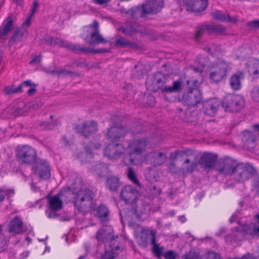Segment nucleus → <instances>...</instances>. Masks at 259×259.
<instances>
[{
	"mask_svg": "<svg viewBox=\"0 0 259 259\" xmlns=\"http://www.w3.org/2000/svg\"><path fill=\"white\" fill-rule=\"evenodd\" d=\"M254 174L252 166L247 163H240L233 167L232 177L238 182H244Z\"/></svg>",
	"mask_w": 259,
	"mask_h": 259,
	"instance_id": "obj_7",
	"label": "nucleus"
},
{
	"mask_svg": "<svg viewBox=\"0 0 259 259\" xmlns=\"http://www.w3.org/2000/svg\"><path fill=\"white\" fill-rule=\"evenodd\" d=\"M207 29L208 26L206 25H203L199 27L196 32V37H199L200 35L206 31Z\"/></svg>",
	"mask_w": 259,
	"mask_h": 259,
	"instance_id": "obj_53",
	"label": "nucleus"
},
{
	"mask_svg": "<svg viewBox=\"0 0 259 259\" xmlns=\"http://www.w3.org/2000/svg\"><path fill=\"white\" fill-rule=\"evenodd\" d=\"M220 103L215 99H211L203 103L204 113L209 116H213L218 111Z\"/></svg>",
	"mask_w": 259,
	"mask_h": 259,
	"instance_id": "obj_20",
	"label": "nucleus"
},
{
	"mask_svg": "<svg viewBox=\"0 0 259 259\" xmlns=\"http://www.w3.org/2000/svg\"><path fill=\"white\" fill-rule=\"evenodd\" d=\"M32 15H30L29 17H28L25 22L23 23L22 26L21 28H25L26 29L27 27H28L31 23V17Z\"/></svg>",
	"mask_w": 259,
	"mask_h": 259,
	"instance_id": "obj_58",
	"label": "nucleus"
},
{
	"mask_svg": "<svg viewBox=\"0 0 259 259\" xmlns=\"http://www.w3.org/2000/svg\"><path fill=\"white\" fill-rule=\"evenodd\" d=\"M125 240L120 236L112 237L110 239V250L105 251L102 259H113L115 253H118L124 248Z\"/></svg>",
	"mask_w": 259,
	"mask_h": 259,
	"instance_id": "obj_9",
	"label": "nucleus"
},
{
	"mask_svg": "<svg viewBox=\"0 0 259 259\" xmlns=\"http://www.w3.org/2000/svg\"><path fill=\"white\" fill-rule=\"evenodd\" d=\"M91 50V52H87L88 53H91V52H95V53H104V52H107V51L105 49H97L93 50L89 48Z\"/></svg>",
	"mask_w": 259,
	"mask_h": 259,
	"instance_id": "obj_63",
	"label": "nucleus"
},
{
	"mask_svg": "<svg viewBox=\"0 0 259 259\" xmlns=\"http://www.w3.org/2000/svg\"><path fill=\"white\" fill-rule=\"evenodd\" d=\"M233 162L231 159L226 158L224 159L219 165L216 167V170L219 174L224 175H230L232 177Z\"/></svg>",
	"mask_w": 259,
	"mask_h": 259,
	"instance_id": "obj_21",
	"label": "nucleus"
},
{
	"mask_svg": "<svg viewBox=\"0 0 259 259\" xmlns=\"http://www.w3.org/2000/svg\"><path fill=\"white\" fill-rule=\"evenodd\" d=\"M108 167L105 163H99L94 167V170L97 175L99 176L107 174L108 171Z\"/></svg>",
	"mask_w": 259,
	"mask_h": 259,
	"instance_id": "obj_41",
	"label": "nucleus"
},
{
	"mask_svg": "<svg viewBox=\"0 0 259 259\" xmlns=\"http://www.w3.org/2000/svg\"><path fill=\"white\" fill-rule=\"evenodd\" d=\"M13 25V21L12 17H8L0 27V38H3L11 31Z\"/></svg>",
	"mask_w": 259,
	"mask_h": 259,
	"instance_id": "obj_30",
	"label": "nucleus"
},
{
	"mask_svg": "<svg viewBox=\"0 0 259 259\" xmlns=\"http://www.w3.org/2000/svg\"><path fill=\"white\" fill-rule=\"evenodd\" d=\"M211 15L214 19L222 21H233L232 18L229 15H226L219 11L212 12Z\"/></svg>",
	"mask_w": 259,
	"mask_h": 259,
	"instance_id": "obj_39",
	"label": "nucleus"
},
{
	"mask_svg": "<svg viewBox=\"0 0 259 259\" xmlns=\"http://www.w3.org/2000/svg\"><path fill=\"white\" fill-rule=\"evenodd\" d=\"M58 46L74 51L91 52V50L89 48H81L79 45H73L60 39Z\"/></svg>",
	"mask_w": 259,
	"mask_h": 259,
	"instance_id": "obj_32",
	"label": "nucleus"
},
{
	"mask_svg": "<svg viewBox=\"0 0 259 259\" xmlns=\"http://www.w3.org/2000/svg\"><path fill=\"white\" fill-rule=\"evenodd\" d=\"M38 7V3L37 1H34L33 4V6L31 9V15H33L34 13L35 12L36 9H37Z\"/></svg>",
	"mask_w": 259,
	"mask_h": 259,
	"instance_id": "obj_61",
	"label": "nucleus"
},
{
	"mask_svg": "<svg viewBox=\"0 0 259 259\" xmlns=\"http://www.w3.org/2000/svg\"><path fill=\"white\" fill-rule=\"evenodd\" d=\"M96 215L102 221H106L109 219V211L105 205H101L96 209Z\"/></svg>",
	"mask_w": 259,
	"mask_h": 259,
	"instance_id": "obj_33",
	"label": "nucleus"
},
{
	"mask_svg": "<svg viewBox=\"0 0 259 259\" xmlns=\"http://www.w3.org/2000/svg\"><path fill=\"white\" fill-rule=\"evenodd\" d=\"M152 230H147L143 228L139 233L136 235V240L138 245L143 248L146 247L148 245V239L149 235L151 236Z\"/></svg>",
	"mask_w": 259,
	"mask_h": 259,
	"instance_id": "obj_24",
	"label": "nucleus"
},
{
	"mask_svg": "<svg viewBox=\"0 0 259 259\" xmlns=\"http://www.w3.org/2000/svg\"><path fill=\"white\" fill-rule=\"evenodd\" d=\"M48 201L49 208L53 210L58 211L62 208L63 201L59 194L48 197Z\"/></svg>",
	"mask_w": 259,
	"mask_h": 259,
	"instance_id": "obj_28",
	"label": "nucleus"
},
{
	"mask_svg": "<svg viewBox=\"0 0 259 259\" xmlns=\"http://www.w3.org/2000/svg\"><path fill=\"white\" fill-rule=\"evenodd\" d=\"M166 158V156L163 152L154 151L144 156V163H150L155 166L160 165L165 162Z\"/></svg>",
	"mask_w": 259,
	"mask_h": 259,
	"instance_id": "obj_12",
	"label": "nucleus"
},
{
	"mask_svg": "<svg viewBox=\"0 0 259 259\" xmlns=\"http://www.w3.org/2000/svg\"><path fill=\"white\" fill-rule=\"evenodd\" d=\"M27 32V29L25 28H19L14 32L13 35L10 39L11 41H19L21 40L23 37Z\"/></svg>",
	"mask_w": 259,
	"mask_h": 259,
	"instance_id": "obj_38",
	"label": "nucleus"
},
{
	"mask_svg": "<svg viewBox=\"0 0 259 259\" xmlns=\"http://www.w3.org/2000/svg\"><path fill=\"white\" fill-rule=\"evenodd\" d=\"M156 230H152L150 239L151 244L153 245L152 251L158 258H160L162 254L164 248L156 243Z\"/></svg>",
	"mask_w": 259,
	"mask_h": 259,
	"instance_id": "obj_29",
	"label": "nucleus"
},
{
	"mask_svg": "<svg viewBox=\"0 0 259 259\" xmlns=\"http://www.w3.org/2000/svg\"><path fill=\"white\" fill-rule=\"evenodd\" d=\"M242 141L244 143V146L248 150H251L255 146V137L249 131L244 132Z\"/></svg>",
	"mask_w": 259,
	"mask_h": 259,
	"instance_id": "obj_26",
	"label": "nucleus"
},
{
	"mask_svg": "<svg viewBox=\"0 0 259 259\" xmlns=\"http://www.w3.org/2000/svg\"><path fill=\"white\" fill-rule=\"evenodd\" d=\"M126 133V129L123 126H113L108 129L107 137L113 142L124 137Z\"/></svg>",
	"mask_w": 259,
	"mask_h": 259,
	"instance_id": "obj_22",
	"label": "nucleus"
},
{
	"mask_svg": "<svg viewBox=\"0 0 259 259\" xmlns=\"http://www.w3.org/2000/svg\"><path fill=\"white\" fill-rule=\"evenodd\" d=\"M182 257L184 259H199L200 254L196 251L191 250L188 252H186Z\"/></svg>",
	"mask_w": 259,
	"mask_h": 259,
	"instance_id": "obj_45",
	"label": "nucleus"
},
{
	"mask_svg": "<svg viewBox=\"0 0 259 259\" xmlns=\"http://www.w3.org/2000/svg\"><path fill=\"white\" fill-rule=\"evenodd\" d=\"M163 7V0H145L140 6L132 9L129 13L133 18L137 17L139 14L140 17H144L146 14L158 13Z\"/></svg>",
	"mask_w": 259,
	"mask_h": 259,
	"instance_id": "obj_4",
	"label": "nucleus"
},
{
	"mask_svg": "<svg viewBox=\"0 0 259 259\" xmlns=\"http://www.w3.org/2000/svg\"><path fill=\"white\" fill-rule=\"evenodd\" d=\"M91 148V150L89 149V148H87V151L88 153L91 154L92 151L94 150L98 149L101 148V144L99 142L92 143L90 144V146Z\"/></svg>",
	"mask_w": 259,
	"mask_h": 259,
	"instance_id": "obj_52",
	"label": "nucleus"
},
{
	"mask_svg": "<svg viewBox=\"0 0 259 259\" xmlns=\"http://www.w3.org/2000/svg\"><path fill=\"white\" fill-rule=\"evenodd\" d=\"M52 73L54 74H62L64 76H72L75 74L74 72L66 69H59L53 70Z\"/></svg>",
	"mask_w": 259,
	"mask_h": 259,
	"instance_id": "obj_46",
	"label": "nucleus"
},
{
	"mask_svg": "<svg viewBox=\"0 0 259 259\" xmlns=\"http://www.w3.org/2000/svg\"><path fill=\"white\" fill-rule=\"evenodd\" d=\"M241 52V54L240 55H238L237 56V57L238 58H240V59H243L244 58L246 57V56H247V50L244 48H240V50H239Z\"/></svg>",
	"mask_w": 259,
	"mask_h": 259,
	"instance_id": "obj_56",
	"label": "nucleus"
},
{
	"mask_svg": "<svg viewBox=\"0 0 259 259\" xmlns=\"http://www.w3.org/2000/svg\"><path fill=\"white\" fill-rule=\"evenodd\" d=\"M93 198L94 194L91 190H80L74 198V207L78 211L85 213L94 208Z\"/></svg>",
	"mask_w": 259,
	"mask_h": 259,
	"instance_id": "obj_3",
	"label": "nucleus"
},
{
	"mask_svg": "<svg viewBox=\"0 0 259 259\" xmlns=\"http://www.w3.org/2000/svg\"><path fill=\"white\" fill-rule=\"evenodd\" d=\"M222 105L226 111L237 112L244 108L245 100L240 95L228 94L223 98Z\"/></svg>",
	"mask_w": 259,
	"mask_h": 259,
	"instance_id": "obj_5",
	"label": "nucleus"
},
{
	"mask_svg": "<svg viewBox=\"0 0 259 259\" xmlns=\"http://www.w3.org/2000/svg\"><path fill=\"white\" fill-rule=\"evenodd\" d=\"M76 130L85 137H88L98 131L97 123L94 121H88L76 126Z\"/></svg>",
	"mask_w": 259,
	"mask_h": 259,
	"instance_id": "obj_13",
	"label": "nucleus"
},
{
	"mask_svg": "<svg viewBox=\"0 0 259 259\" xmlns=\"http://www.w3.org/2000/svg\"><path fill=\"white\" fill-rule=\"evenodd\" d=\"M120 195L126 203H131L135 201L138 198L139 191L131 185H126L122 188Z\"/></svg>",
	"mask_w": 259,
	"mask_h": 259,
	"instance_id": "obj_14",
	"label": "nucleus"
},
{
	"mask_svg": "<svg viewBox=\"0 0 259 259\" xmlns=\"http://www.w3.org/2000/svg\"><path fill=\"white\" fill-rule=\"evenodd\" d=\"M230 69L228 62L219 61L211 65L209 69V78L213 82H218L223 79Z\"/></svg>",
	"mask_w": 259,
	"mask_h": 259,
	"instance_id": "obj_6",
	"label": "nucleus"
},
{
	"mask_svg": "<svg viewBox=\"0 0 259 259\" xmlns=\"http://www.w3.org/2000/svg\"><path fill=\"white\" fill-rule=\"evenodd\" d=\"M248 25L253 28L258 29L259 28V20L249 22Z\"/></svg>",
	"mask_w": 259,
	"mask_h": 259,
	"instance_id": "obj_55",
	"label": "nucleus"
},
{
	"mask_svg": "<svg viewBox=\"0 0 259 259\" xmlns=\"http://www.w3.org/2000/svg\"><path fill=\"white\" fill-rule=\"evenodd\" d=\"M34 83H32L31 80H26L24 81L18 87L14 85L7 86L5 88V91L7 95L18 93L21 92L22 88L24 87H31L34 85Z\"/></svg>",
	"mask_w": 259,
	"mask_h": 259,
	"instance_id": "obj_27",
	"label": "nucleus"
},
{
	"mask_svg": "<svg viewBox=\"0 0 259 259\" xmlns=\"http://www.w3.org/2000/svg\"><path fill=\"white\" fill-rule=\"evenodd\" d=\"M122 32L126 35H131L135 32H141L140 30L137 29L134 26H132L130 28L126 27V28H121Z\"/></svg>",
	"mask_w": 259,
	"mask_h": 259,
	"instance_id": "obj_49",
	"label": "nucleus"
},
{
	"mask_svg": "<svg viewBox=\"0 0 259 259\" xmlns=\"http://www.w3.org/2000/svg\"><path fill=\"white\" fill-rule=\"evenodd\" d=\"M29 255V252L28 251H24L20 254V259H25Z\"/></svg>",
	"mask_w": 259,
	"mask_h": 259,
	"instance_id": "obj_64",
	"label": "nucleus"
},
{
	"mask_svg": "<svg viewBox=\"0 0 259 259\" xmlns=\"http://www.w3.org/2000/svg\"><path fill=\"white\" fill-rule=\"evenodd\" d=\"M220 256L214 251H209L208 252L206 259H220Z\"/></svg>",
	"mask_w": 259,
	"mask_h": 259,
	"instance_id": "obj_54",
	"label": "nucleus"
},
{
	"mask_svg": "<svg viewBox=\"0 0 259 259\" xmlns=\"http://www.w3.org/2000/svg\"><path fill=\"white\" fill-rule=\"evenodd\" d=\"M115 45L118 47L130 48L132 49H137L138 47V45L135 42L126 40L124 38H121L116 40Z\"/></svg>",
	"mask_w": 259,
	"mask_h": 259,
	"instance_id": "obj_35",
	"label": "nucleus"
},
{
	"mask_svg": "<svg viewBox=\"0 0 259 259\" xmlns=\"http://www.w3.org/2000/svg\"><path fill=\"white\" fill-rule=\"evenodd\" d=\"M196 166V164L195 162H191L188 166H185L186 169L188 172H192L195 167Z\"/></svg>",
	"mask_w": 259,
	"mask_h": 259,
	"instance_id": "obj_57",
	"label": "nucleus"
},
{
	"mask_svg": "<svg viewBox=\"0 0 259 259\" xmlns=\"http://www.w3.org/2000/svg\"><path fill=\"white\" fill-rule=\"evenodd\" d=\"M34 171L40 178L44 179H49L51 175L49 164L43 160H40L37 164Z\"/></svg>",
	"mask_w": 259,
	"mask_h": 259,
	"instance_id": "obj_19",
	"label": "nucleus"
},
{
	"mask_svg": "<svg viewBox=\"0 0 259 259\" xmlns=\"http://www.w3.org/2000/svg\"><path fill=\"white\" fill-rule=\"evenodd\" d=\"M243 230L246 235L251 237H259V214L254 217L253 223L246 225Z\"/></svg>",
	"mask_w": 259,
	"mask_h": 259,
	"instance_id": "obj_17",
	"label": "nucleus"
},
{
	"mask_svg": "<svg viewBox=\"0 0 259 259\" xmlns=\"http://www.w3.org/2000/svg\"><path fill=\"white\" fill-rule=\"evenodd\" d=\"M99 24L96 20H94L93 24L84 26L83 27V32L81 36L84 39V37L90 38L94 37V35L99 32Z\"/></svg>",
	"mask_w": 259,
	"mask_h": 259,
	"instance_id": "obj_25",
	"label": "nucleus"
},
{
	"mask_svg": "<svg viewBox=\"0 0 259 259\" xmlns=\"http://www.w3.org/2000/svg\"><path fill=\"white\" fill-rule=\"evenodd\" d=\"M84 39L90 45H98L100 43L105 44L108 42L100 34L99 32L95 34L94 37H91L90 38H88V37H84Z\"/></svg>",
	"mask_w": 259,
	"mask_h": 259,
	"instance_id": "obj_34",
	"label": "nucleus"
},
{
	"mask_svg": "<svg viewBox=\"0 0 259 259\" xmlns=\"http://www.w3.org/2000/svg\"><path fill=\"white\" fill-rule=\"evenodd\" d=\"M14 193L12 189H9L5 187H0V203L4 201L6 196H11Z\"/></svg>",
	"mask_w": 259,
	"mask_h": 259,
	"instance_id": "obj_43",
	"label": "nucleus"
},
{
	"mask_svg": "<svg viewBox=\"0 0 259 259\" xmlns=\"http://www.w3.org/2000/svg\"><path fill=\"white\" fill-rule=\"evenodd\" d=\"M94 2L98 5H102L106 4L110 2L111 0H93Z\"/></svg>",
	"mask_w": 259,
	"mask_h": 259,
	"instance_id": "obj_62",
	"label": "nucleus"
},
{
	"mask_svg": "<svg viewBox=\"0 0 259 259\" xmlns=\"http://www.w3.org/2000/svg\"><path fill=\"white\" fill-rule=\"evenodd\" d=\"M246 69L250 76L252 78L258 77L259 75V60L250 59L245 63Z\"/></svg>",
	"mask_w": 259,
	"mask_h": 259,
	"instance_id": "obj_23",
	"label": "nucleus"
},
{
	"mask_svg": "<svg viewBox=\"0 0 259 259\" xmlns=\"http://www.w3.org/2000/svg\"><path fill=\"white\" fill-rule=\"evenodd\" d=\"M106 185L111 191H116L120 186L118 178L115 176L109 177L107 180Z\"/></svg>",
	"mask_w": 259,
	"mask_h": 259,
	"instance_id": "obj_36",
	"label": "nucleus"
},
{
	"mask_svg": "<svg viewBox=\"0 0 259 259\" xmlns=\"http://www.w3.org/2000/svg\"><path fill=\"white\" fill-rule=\"evenodd\" d=\"M187 83L188 85L194 86L193 88L196 89H197L199 84L198 81L196 79L193 80H188Z\"/></svg>",
	"mask_w": 259,
	"mask_h": 259,
	"instance_id": "obj_59",
	"label": "nucleus"
},
{
	"mask_svg": "<svg viewBox=\"0 0 259 259\" xmlns=\"http://www.w3.org/2000/svg\"><path fill=\"white\" fill-rule=\"evenodd\" d=\"M9 239L3 234H0V252L7 249Z\"/></svg>",
	"mask_w": 259,
	"mask_h": 259,
	"instance_id": "obj_44",
	"label": "nucleus"
},
{
	"mask_svg": "<svg viewBox=\"0 0 259 259\" xmlns=\"http://www.w3.org/2000/svg\"><path fill=\"white\" fill-rule=\"evenodd\" d=\"M243 78L242 72H237L232 75L230 79L231 87L234 90H238L241 88V80Z\"/></svg>",
	"mask_w": 259,
	"mask_h": 259,
	"instance_id": "obj_31",
	"label": "nucleus"
},
{
	"mask_svg": "<svg viewBox=\"0 0 259 259\" xmlns=\"http://www.w3.org/2000/svg\"><path fill=\"white\" fill-rule=\"evenodd\" d=\"M16 156L22 163L30 164L34 162L37 156L35 149L28 145H19L16 149Z\"/></svg>",
	"mask_w": 259,
	"mask_h": 259,
	"instance_id": "obj_8",
	"label": "nucleus"
},
{
	"mask_svg": "<svg viewBox=\"0 0 259 259\" xmlns=\"http://www.w3.org/2000/svg\"><path fill=\"white\" fill-rule=\"evenodd\" d=\"M167 79L161 74H156L146 81V85L153 92L160 90L162 93H180L182 90L183 83L180 80L174 81L171 86L166 85Z\"/></svg>",
	"mask_w": 259,
	"mask_h": 259,
	"instance_id": "obj_1",
	"label": "nucleus"
},
{
	"mask_svg": "<svg viewBox=\"0 0 259 259\" xmlns=\"http://www.w3.org/2000/svg\"><path fill=\"white\" fill-rule=\"evenodd\" d=\"M110 238H112L111 233L106 230H100L96 234V238L99 241L104 242Z\"/></svg>",
	"mask_w": 259,
	"mask_h": 259,
	"instance_id": "obj_40",
	"label": "nucleus"
},
{
	"mask_svg": "<svg viewBox=\"0 0 259 259\" xmlns=\"http://www.w3.org/2000/svg\"><path fill=\"white\" fill-rule=\"evenodd\" d=\"M202 98V94L198 89L189 88L188 91L184 93L182 100L187 105L194 106L201 103Z\"/></svg>",
	"mask_w": 259,
	"mask_h": 259,
	"instance_id": "obj_10",
	"label": "nucleus"
},
{
	"mask_svg": "<svg viewBox=\"0 0 259 259\" xmlns=\"http://www.w3.org/2000/svg\"><path fill=\"white\" fill-rule=\"evenodd\" d=\"M217 159V156L215 155L205 153L200 157L199 163L205 170H209L214 168Z\"/></svg>",
	"mask_w": 259,
	"mask_h": 259,
	"instance_id": "obj_15",
	"label": "nucleus"
},
{
	"mask_svg": "<svg viewBox=\"0 0 259 259\" xmlns=\"http://www.w3.org/2000/svg\"><path fill=\"white\" fill-rule=\"evenodd\" d=\"M41 58L40 56H37L33 58L31 61L30 62V64H35L36 63H38L40 62Z\"/></svg>",
	"mask_w": 259,
	"mask_h": 259,
	"instance_id": "obj_60",
	"label": "nucleus"
},
{
	"mask_svg": "<svg viewBox=\"0 0 259 259\" xmlns=\"http://www.w3.org/2000/svg\"><path fill=\"white\" fill-rule=\"evenodd\" d=\"M163 256L165 259H176L177 254L172 250H168L163 254Z\"/></svg>",
	"mask_w": 259,
	"mask_h": 259,
	"instance_id": "obj_51",
	"label": "nucleus"
},
{
	"mask_svg": "<svg viewBox=\"0 0 259 259\" xmlns=\"http://www.w3.org/2000/svg\"><path fill=\"white\" fill-rule=\"evenodd\" d=\"M149 145V141L145 138L136 139L128 145L127 156L131 164L139 165L144 163V156L141 155L145 152Z\"/></svg>",
	"mask_w": 259,
	"mask_h": 259,
	"instance_id": "obj_2",
	"label": "nucleus"
},
{
	"mask_svg": "<svg viewBox=\"0 0 259 259\" xmlns=\"http://www.w3.org/2000/svg\"><path fill=\"white\" fill-rule=\"evenodd\" d=\"M7 230L9 233L15 235L23 232V223L22 220L19 217H15L10 222L8 225Z\"/></svg>",
	"mask_w": 259,
	"mask_h": 259,
	"instance_id": "obj_18",
	"label": "nucleus"
},
{
	"mask_svg": "<svg viewBox=\"0 0 259 259\" xmlns=\"http://www.w3.org/2000/svg\"><path fill=\"white\" fill-rule=\"evenodd\" d=\"M189 11L200 12L204 11L207 6V0H184Z\"/></svg>",
	"mask_w": 259,
	"mask_h": 259,
	"instance_id": "obj_16",
	"label": "nucleus"
},
{
	"mask_svg": "<svg viewBox=\"0 0 259 259\" xmlns=\"http://www.w3.org/2000/svg\"><path fill=\"white\" fill-rule=\"evenodd\" d=\"M45 42L49 46H56L59 45L60 38L49 36L44 39Z\"/></svg>",
	"mask_w": 259,
	"mask_h": 259,
	"instance_id": "obj_47",
	"label": "nucleus"
},
{
	"mask_svg": "<svg viewBox=\"0 0 259 259\" xmlns=\"http://www.w3.org/2000/svg\"><path fill=\"white\" fill-rule=\"evenodd\" d=\"M125 151V148L121 144L108 145L104 151V155L109 159H117L120 158Z\"/></svg>",
	"mask_w": 259,
	"mask_h": 259,
	"instance_id": "obj_11",
	"label": "nucleus"
},
{
	"mask_svg": "<svg viewBox=\"0 0 259 259\" xmlns=\"http://www.w3.org/2000/svg\"><path fill=\"white\" fill-rule=\"evenodd\" d=\"M251 97L253 101L259 102V85L253 87L251 92Z\"/></svg>",
	"mask_w": 259,
	"mask_h": 259,
	"instance_id": "obj_48",
	"label": "nucleus"
},
{
	"mask_svg": "<svg viewBox=\"0 0 259 259\" xmlns=\"http://www.w3.org/2000/svg\"><path fill=\"white\" fill-rule=\"evenodd\" d=\"M204 50L212 56H218L221 53L220 47L214 44L208 46L204 48Z\"/></svg>",
	"mask_w": 259,
	"mask_h": 259,
	"instance_id": "obj_42",
	"label": "nucleus"
},
{
	"mask_svg": "<svg viewBox=\"0 0 259 259\" xmlns=\"http://www.w3.org/2000/svg\"><path fill=\"white\" fill-rule=\"evenodd\" d=\"M194 151L190 149H186L182 151H177L175 152V156H191L193 154Z\"/></svg>",
	"mask_w": 259,
	"mask_h": 259,
	"instance_id": "obj_50",
	"label": "nucleus"
},
{
	"mask_svg": "<svg viewBox=\"0 0 259 259\" xmlns=\"http://www.w3.org/2000/svg\"><path fill=\"white\" fill-rule=\"evenodd\" d=\"M127 177L128 179L135 185H136L138 187L142 188V186L139 182L137 178V176L134 171L133 168L131 167H128L127 171Z\"/></svg>",
	"mask_w": 259,
	"mask_h": 259,
	"instance_id": "obj_37",
	"label": "nucleus"
}]
</instances>
